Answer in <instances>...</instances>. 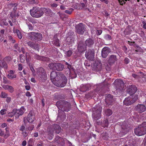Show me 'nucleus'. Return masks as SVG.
I'll list each match as a JSON object with an SVG mask.
<instances>
[{"label": "nucleus", "instance_id": "obj_29", "mask_svg": "<svg viewBox=\"0 0 146 146\" xmlns=\"http://www.w3.org/2000/svg\"><path fill=\"white\" fill-rule=\"evenodd\" d=\"M109 123L107 119L104 118V120L101 121V125L104 127H108Z\"/></svg>", "mask_w": 146, "mask_h": 146}, {"label": "nucleus", "instance_id": "obj_9", "mask_svg": "<svg viewBox=\"0 0 146 146\" xmlns=\"http://www.w3.org/2000/svg\"><path fill=\"white\" fill-rule=\"evenodd\" d=\"M115 88L117 92L120 93L122 92L124 88V83L121 80H116L114 82Z\"/></svg>", "mask_w": 146, "mask_h": 146}, {"label": "nucleus", "instance_id": "obj_62", "mask_svg": "<svg viewBox=\"0 0 146 146\" xmlns=\"http://www.w3.org/2000/svg\"><path fill=\"white\" fill-rule=\"evenodd\" d=\"M102 30H97V33H96L97 35H100L102 33Z\"/></svg>", "mask_w": 146, "mask_h": 146}, {"label": "nucleus", "instance_id": "obj_36", "mask_svg": "<svg viewBox=\"0 0 146 146\" xmlns=\"http://www.w3.org/2000/svg\"><path fill=\"white\" fill-rule=\"evenodd\" d=\"M74 10V9L70 8L68 10H66L64 11V12L67 14L70 15L72 14V12Z\"/></svg>", "mask_w": 146, "mask_h": 146}, {"label": "nucleus", "instance_id": "obj_4", "mask_svg": "<svg viewBox=\"0 0 146 146\" xmlns=\"http://www.w3.org/2000/svg\"><path fill=\"white\" fill-rule=\"evenodd\" d=\"M135 134L138 136L143 135L146 133V122H144L142 124L139 125L134 130Z\"/></svg>", "mask_w": 146, "mask_h": 146}, {"label": "nucleus", "instance_id": "obj_58", "mask_svg": "<svg viewBox=\"0 0 146 146\" xmlns=\"http://www.w3.org/2000/svg\"><path fill=\"white\" fill-rule=\"evenodd\" d=\"M142 23L143 25V28L144 29H146V23L145 21H142Z\"/></svg>", "mask_w": 146, "mask_h": 146}, {"label": "nucleus", "instance_id": "obj_2", "mask_svg": "<svg viewBox=\"0 0 146 146\" xmlns=\"http://www.w3.org/2000/svg\"><path fill=\"white\" fill-rule=\"evenodd\" d=\"M61 131V127L59 125L54 124L52 126V128L48 131L47 136L48 138L50 140H51L54 136V131H55L56 133L59 134Z\"/></svg>", "mask_w": 146, "mask_h": 146}, {"label": "nucleus", "instance_id": "obj_20", "mask_svg": "<svg viewBox=\"0 0 146 146\" xmlns=\"http://www.w3.org/2000/svg\"><path fill=\"white\" fill-rule=\"evenodd\" d=\"M58 74H57L55 71L52 72L50 75V80L54 84L57 79H58Z\"/></svg>", "mask_w": 146, "mask_h": 146}, {"label": "nucleus", "instance_id": "obj_26", "mask_svg": "<svg viewBox=\"0 0 146 146\" xmlns=\"http://www.w3.org/2000/svg\"><path fill=\"white\" fill-rule=\"evenodd\" d=\"M27 44L28 46L33 49L36 50L38 48V44H35L33 42L31 41H29L27 42Z\"/></svg>", "mask_w": 146, "mask_h": 146}, {"label": "nucleus", "instance_id": "obj_3", "mask_svg": "<svg viewBox=\"0 0 146 146\" xmlns=\"http://www.w3.org/2000/svg\"><path fill=\"white\" fill-rule=\"evenodd\" d=\"M56 104L61 109L62 113L64 115V111H68L70 108L71 105L70 103L66 101H59L57 102Z\"/></svg>", "mask_w": 146, "mask_h": 146}, {"label": "nucleus", "instance_id": "obj_41", "mask_svg": "<svg viewBox=\"0 0 146 146\" xmlns=\"http://www.w3.org/2000/svg\"><path fill=\"white\" fill-rule=\"evenodd\" d=\"M104 38L107 40H110L112 39L111 36L109 34L106 35L104 36Z\"/></svg>", "mask_w": 146, "mask_h": 146}, {"label": "nucleus", "instance_id": "obj_47", "mask_svg": "<svg viewBox=\"0 0 146 146\" xmlns=\"http://www.w3.org/2000/svg\"><path fill=\"white\" fill-rule=\"evenodd\" d=\"M7 94L6 93L3 92H1V98H6L7 97Z\"/></svg>", "mask_w": 146, "mask_h": 146}, {"label": "nucleus", "instance_id": "obj_39", "mask_svg": "<svg viewBox=\"0 0 146 146\" xmlns=\"http://www.w3.org/2000/svg\"><path fill=\"white\" fill-rule=\"evenodd\" d=\"M139 78H138V79L139 82L141 83H144L146 81L145 78L144 76L141 77Z\"/></svg>", "mask_w": 146, "mask_h": 146}, {"label": "nucleus", "instance_id": "obj_18", "mask_svg": "<svg viewBox=\"0 0 146 146\" xmlns=\"http://www.w3.org/2000/svg\"><path fill=\"white\" fill-rule=\"evenodd\" d=\"M113 96L111 94L107 95L105 100L107 106H109L112 105L113 101Z\"/></svg>", "mask_w": 146, "mask_h": 146}, {"label": "nucleus", "instance_id": "obj_42", "mask_svg": "<svg viewBox=\"0 0 146 146\" xmlns=\"http://www.w3.org/2000/svg\"><path fill=\"white\" fill-rule=\"evenodd\" d=\"M17 50L19 52H22L23 54L25 53V49L23 47H22L21 49L20 47H18Z\"/></svg>", "mask_w": 146, "mask_h": 146}, {"label": "nucleus", "instance_id": "obj_50", "mask_svg": "<svg viewBox=\"0 0 146 146\" xmlns=\"http://www.w3.org/2000/svg\"><path fill=\"white\" fill-rule=\"evenodd\" d=\"M27 24L28 27L29 29V30H32L33 29V26L30 24L29 23H27Z\"/></svg>", "mask_w": 146, "mask_h": 146}, {"label": "nucleus", "instance_id": "obj_37", "mask_svg": "<svg viewBox=\"0 0 146 146\" xmlns=\"http://www.w3.org/2000/svg\"><path fill=\"white\" fill-rule=\"evenodd\" d=\"M138 95H135L132 96L131 97V100L133 103L135 102L138 99Z\"/></svg>", "mask_w": 146, "mask_h": 146}, {"label": "nucleus", "instance_id": "obj_15", "mask_svg": "<svg viewBox=\"0 0 146 146\" xmlns=\"http://www.w3.org/2000/svg\"><path fill=\"white\" fill-rule=\"evenodd\" d=\"M137 88L134 85L129 86L127 87V92L131 96L134 94L137 91Z\"/></svg>", "mask_w": 146, "mask_h": 146}, {"label": "nucleus", "instance_id": "obj_23", "mask_svg": "<svg viewBox=\"0 0 146 146\" xmlns=\"http://www.w3.org/2000/svg\"><path fill=\"white\" fill-rule=\"evenodd\" d=\"M15 117L18 118L20 115H23L24 112V108H21L20 109H15Z\"/></svg>", "mask_w": 146, "mask_h": 146}, {"label": "nucleus", "instance_id": "obj_6", "mask_svg": "<svg viewBox=\"0 0 146 146\" xmlns=\"http://www.w3.org/2000/svg\"><path fill=\"white\" fill-rule=\"evenodd\" d=\"M30 13L32 16L35 18H39L43 15V11L38 8L34 7L30 10Z\"/></svg>", "mask_w": 146, "mask_h": 146}, {"label": "nucleus", "instance_id": "obj_1", "mask_svg": "<svg viewBox=\"0 0 146 146\" xmlns=\"http://www.w3.org/2000/svg\"><path fill=\"white\" fill-rule=\"evenodd\" d=\"M58 79H57L54 84L58 87H64L66 86L67 83L66 77L64 74L61 73L58 74Z\"/></svg>", "mask_w": 146, "mask_h": 146}, {"label": "nucleus", "instance_id": "obj_8", "mask_svg": "<svg viewBox=\"0 0 146 146\" xmlns=\"http://www.w3.org/2000/svg\"><path fill=\"white\" fill-rule=\"evenodd\" d=\"M48 66L51 69L58 71L62 70L64 68V65L59 63H50Z\"/></svg>", "mask_w": 146, "mask_h": 146}, {"label": "nucleus", "instance_id": "obj_38", "mask_svg": "<svg viewBox=\"0 0 146 146\" xmlns=\"http://www.w3.org/2000/svg\"><path fill=\"white\" fill-rule=\"evenodd\" d=\"M15 109H13L12 111L9 112L8 114V116L10 117H12L14 115L15 116Z\"/></svg>", "mask_w": 146, "mask_h": 146}, {"label": "nucleus", "instance_id": "obj_48", "mask_svg": "<svg viewBox=\"0 0 146 146\" xmlns=\"http://www.w3.org/2000/svg\"><path fill=\"white\" fill-rule=\"evenodd\" d=\"M34 126L33 125H31V126L28 127V128H26V130H27V129L29 130V131H32L33 130L34 128Z\"/></svg>", "mask_w": 146, "mask_h": 146}, {"label": "nucleus", "instance_id": "obj_14", "mask_svg": "<svg viewBox=\"0 0 146 146\" xmlns=\"http://www.w3.org/2000/svg\"><path fill=\"white\" fill-rule=\"evenodd\" d=\"M102 64L101 63L100 61L96 60L94 63L92 67L93 70L96 71H99L102 69Z\"/></svg>", "mask_w": 146, "mask_h": 146}, {"label": "nucleus", "instance_id": "obj_22", "mask_svg": "<svg viewBox=\"0 0 146 146\" xmlns=\"http://www.w3.org/2000/svg\"><path fill=\"white\" fill-rule=\"evenodd\" d=\"M54 141L55 142L57 143L58 144L61 145H63L64 143L63 139L58 136H56Z\"/></svg>", "mask_w": 146, "mask_h": 146}, {"label": "nucleus", "instance_id": "obj_54", "mask_svg": "<svg viewBox=\"0 0 146 146\" xmlns=\"http://www.w3.org/2000/svg\"><path fill=\"white\" fill-rule=\"evenodd\" d=\"M119 141L117 139L116 140L114 141V145L115 146H118L119 145Z\"/></svg>", "mask_w": 146, "mask_h": 146}, {"label": "nucleus", "instance_id": "obj_11", "mask_svg": "<svg viewBox=\"0 0 146 146\" xmlns=\"http://www.w3.org/2000/svg\"><path fill=\"white\" fill-rule=\"evenodd\" d=\"M75 28L77 33L80 35L83 34L86 29L85 25L82 23H80L76 25Z\"/></svg>", "mask_w": 146, "mask_h": 146}, {"label": "nucleus", "instance_id": "obj_51", "mask_svg": "<svg viewBox=\"0 0 146 146\" xmlns=\"http://www.w3.org/2000/svg\"><path fill=\"white\" fill-rule=\"evenodd\" d=\"M7 110L5 109L1 110L0 111V113L1 115H3L5 113V112Z\"/></svg>", "mask_w": 146, "mask_h": 146}, {"label": "nucleus", "instance_id": "obj_44", "mask_svg": "<svg viewBox=\"0 0 146 146\" xmlns=\"http://www.w3.org/2000/svg\"><path fill=\"white\" fill-rule=\"evenodd\" d=\"M3 83L4 84H9L10 81L7 80V78L6 77L4 76L3 77Z\"/></svg>", "mask_w": 146, "mask_h": 146}, {"label": "nucleus", "instance_id": "obj_32", "mask_svg": "<svg viewBox=\"0 0 146 146\" xmlns=\"http://www.w3.org/2000/svg\"><path fill=\"white\" fill-rule=\"evenodd\" d=\"M26 59L28 64L30 63L31 59V57L29 53L26 52Z\"/></svg>", "mask_w": 146, "mask_h": 146}, {"label": "nucleus", "instance_id": "obj_52", "mask_svg": "<svg viewBox=\"0 0 146 146\" xmlns=\"http://www.w3.org/2000/svg\"><path fill=\"white\" fill-rule=\"evenodd\" d=\"M118 2L121 5H123V4L125 3L124 0H118Z\"/></svg>", "mask_w": 146, "mask_h": 146}, {"label": "nucleus", "instance_id": "obj_5", "mask_svg": "<svg viewBox=\"0 0 146 146\" xmlns=\"http://www.w3.org/2000/svg\"><path fill=\"white\" fill-rule=\"evenodd\" d=\"M92 117L94 119L97 120L101 117L102 108L100 106H95L92 109Z\"/></svg>", "mask_w": 146, "mask_h": 146}, {"label": "nucleus", "instance_id": "obj_43", "mask_svg": "<svg viewBox=\"0 0 146 146\" xmlns=\"http://www.w3.org/2000/svg\"><path fill=\"white\" fill-rule=\"evenodd\" d=\"M73 53V52L72 50H69L67 51L66 53V55L68 57H70L71 56Z\"/></svg>", "mask_w": 146, "mask_h": 146}, {"label": "nucleus", "instance_id": "obj_10", "mask_svg": "<svg viewBox=\"0 0 146 146\" xmlns=\"http://www.w3.org/2000/svg\"><path fill=\"white\" fill-rule=\"evenodd\" d=\"M11 60V58L10 56L5 57L2 61L0 60V69L3 68L7 69V64L10 63Z\"/></svg>", "mask_w": 146, "mask_h": 146}, {"label": "nucleus", "instance_id": "obj_25", "mask_svg": "<svg viewBox=\"0 0 146 146\" xmlns=\"http://www.w3.org/2000/svg\"><path fill=\"white\" fill-rule=\"evenodd\" d=\"M121 128L120 132L124 134H126L129 131V127L127 125H123L121 126Z\"/></svg>", "mask_w": 146, "mask_h": 146}, {"label": "nucleus", "instance_id": "obj_16", "mask_svg": "<svg viewBox=\"0 0 146 146\" xmlns=\"http://www.w3.org/2000/svg\"><path fill=\"white\" fill-rule=\"evenodd\" d=\"M35 116L34 112L32 111H30L27 115V121L29 123H33L35 119Z\"/></svg>", "mask_w": 146, "mask_h": 146}, {"label": "nucleus", "instance_id": "obj_60", "mask_svg": "<svg viewBox=\"0 0 146 146\" xmlns=\"http://www.w3.org/2000/svg\"><path fill=\"white\" fill-rule=\"evenodd\" d=\"M23 69L22 65L21 64H18V69L19 70L21 71Z\"/></svg>", "mask_w": 146, "mask_h": 146}, {"label": "nucleus", "instance_id": "obj_57", "mask_svg": "<svg viewBox=\"0 0 146 146\" xmlns=\"http://www.w3.org/2000/svg\"><path fill=\"white\" fill-rule=\"evenodd\" d=\"M9 86V85H3L2 86V87L5 89L7 90H8Z\"/></svg>", "mask_w": 146, "mask_h": 146}, {"label": "nucleus", "instance_id": "obj_19", "mask_svg": "<svg viewBox=\"0 0 146 146\" xmlns=\"http://www.w3.org/2000/svg\"><path fill=\"white\" fill-rule=\"evenodd\" d=\"M136 110L138 112L142 113L146 110L145 106L143 104H138L135 107Z\"/></svg>", "mask_w": 146, "mask_h": 146}, {"label": "nucleus", "instance_id": "obj_45", "mask_svg": "<svg viewBox=\"0 0 146 146\" xmlns=\"http://www.w3.org/2000/svg\"><path fill=\"white\" fill-rule=\"evenodd\" d=\"M128 44L130 46H133L134 47L135 46L136 44L134 41L131 42L128 41L127 42Z\"/></svg>", "mask_w": 146, "mask_h": 146}, {"label": "nucleus", "instance_id": "obj_63", "mask_svg": "<svg viewBox=\"0 0 146 146\" xmlns=\"http://www.w3.org/2000/svg\"><path fill=\"white\" fill-rule=\"evenodd\" d=\"M30 69L31 70V71H32V72L33 73L35 72V70L33 66L32 65H31V66H30Z\"/></svg>", "mask_w": 146, "mask_h": 146}, {"label": "nucleus", "instance_id": "obj_31", "mask_svg": "<svg viewBox=\"0 0 146 146\" xmlns=\"http://www.w3.org/2000/svg\"><path fill=\"white\" fill-rule=\"evenodd\" d=\"M13 32L14 33H16L18 38L21 39L22 38V35L21 32L18 29H16L15 31L14 29H13Z\"/></svg>", "mask_w": 146, "mask_h": 146}, {"label": "nucleus", "instance_id": "obj_53", "mask_svg": "<svg viewBox=\"0 0 146 146\" xmlns=\"http://www.w3.org/2000/svg\"><path fill=\"white\" fill-rule=\"evenodd\" d=\"M23 136L24 137H26L28 134V133L25 131H22Z\"/></svg>", "mask_w": 146, "mask_h": 146}, {"label": "nucleus", "instance_id": "obj_7", "mask_svg": "<svg viewBox=\"0 0 146 146\" xmlns=\"http://www.w3.org/2000/svg\"><path fill=\"white\" fill-rule=\"evenodd\" d=\"M27 35L29 39L32 40L40 41L42 38V34L39 33L30 32L28 33Z\"/></svg>", "mask_w": 146, "mask_h": 146}, {"label": "nucleus", "instance_id": "obj_40", "mask_svg": "<svg viewBox=\"0 0 146 146\" xmlns=\"http://www.w3.org/2000/svg\"><path fill=\"white\" fill-rule=\"evenodd\" d=\"M20 59L21 62L22 63L24 62L26 60L25 57L23 54H21L20 55Z\"/></svg>", "mask_w": 146, "mask_h": 146}, {"label": "nucleus", "instance_id": "obj_64", "mask_svg": "<svg viewBox=\"0 0 146 146\" xmlns=\"http://www.w3.org/2000/svg\"><path fill=\"white\" fill-rule=\"evenodd\" d=\"M132 76L133 77H134L135 78H139L138 75L135 74H132Z\"/></svg>", "mask_w": 146, "mask_h": 146}, {"label": "nucleus", "instance_id": "obj_30", "mask_svg": "<svg viewBox=\"0 0 146 146\" xmlns=\"http://www.w3.org/2000/svg\"><path fill=\"white\" fill-rule=\"evenodd\" d=\"M7 76L9 78L12 79L16 78V74H14L13 71L12 70H11L9 71V74L7 75Z\"/></svg>", "mask_w": 146, "mask_h": 146}, {"label": "nucleus", "instance_id": "obj_49", "mask_svg": "<svg viewBox=\"0 0 146 146\" xmlns=\"http://www.w3.org/2000/svg\"><path fill=\"white\" fill-rule=\"evenodd\" d=\"M8 90L9 92L12 93L14 91V88L12 86H9Z\"/></svg>", "mask_w": 146, "mask_h": 146}, {"label": "nucleus", "instance_id": "obj_27", "mask_svg": "<svg viewBox=\"0 0 146 146\" xmlns=\"http://www.w3.org/2000/svg\"><path fill=\"white\" fill-rule=\"evenodd\" d=\"M78 49L80 52H82L86 49L85 45L82 42H79L78 46Z\"/></svg>", "mask_w": 146, "mask_h": 146}, {"label": "nucleus", "instance_id": "obj_24", "mask_svg": "<svg viewBox=\"0 0 146 146\" xmlns=\"http://www.w3.org/2000/svg\"><path fill=\"white\" fill-rule=\"evenodd\" d=\"M123 103L124 105L126 106H129L133 103L131 100V97H128L125 98L123 101Z\"/></svg>", "mask_w": 146, "mask_h": 146}, {"label": "nucleus", "instance_id": "obj_35", "mask_svg": "<svg viewBox=\"0 0 146 146\" xmlns=\"http://www.w3.org/2000/svg\"><path fill=\"white\" fill-rule=\"evenodd\" d=\"M105 113L106 115L109 116L112 114V111L110 109H108L105 110Z\"/></svg>", "mask_w": 146, "mask_h": 146}, {"label": "nucleus", "instance_id": "obj_28", "mask_svg": "<svg viewBox=\"0 0 146 146\" xmlns=\"http://www.w3.org/2000/svg\"><path fill=\"white\" fill-rule=\"evenodd\" d=\"M94 43V40L91 38H88L85 41L86 45L89 47H91Z\"/></svg>", "mask_w": 146, "mask_h": 146}, {"label": "nucleus", "instance_id": "obj_56", "mask_svg": "<svg viewBox=\"0 0 146 146\" xmlns=\"http://www.w3.org/2000/svg\"><path fill=\"white\" fill-rule=\"evenodd\" d=\"M50 5L51 7L52 8L56 7L58 5L57 4L55 3H51Z\"/></svg>", "mask_w": 146, "mask_h": 146}, {"label": "nucleus", "instance_id": "obj_34", "mask_svg": "<svg viewBox=\"0 0 146 146\" xmlns=\"http://www.w3.org/2000/svg\"><path fill=\"white\" fill-rule=\"evenodd\" d=\"M53 44L59 47L60 46V44L59 43V40L58 38H56L55 39L53 40Z\"/></svg>", "mask_w": 146, "mask_h": 146}, {"label": "nucleus", "instance_id": "obj_61", "mask_svg": "<svg viewBox=\"0 0 146 146\" xmlns=\"http://www.w3.org/2000/svg\"><path fill=\"white\" fill-rule=\"evenodd\" d=\"M25 89L27 90H29L31 89V86L29 85H27L25 86Z\"/></svg>", "mask_w": 146, "mask_h": 146}, {"label": "nucleus", "instance_id": "obj_17", "mask_svg": "<svg viewBox=\"0 0 146 146\" xmlns=\"http://www.w3.org/2000/svg\"><path fill=\"white\" fill-rule=\"evenodd\" d=\"M111 51V50L108 47H104L102 51V57L104 58H106Z\"/></svg>", "mask_w": 146, "mask_h": 146}, {"label": "nucleus", "instance_id": "obj_55", "mask_svg": "<svg viewBox=\"0 0 146 146\" xmlns=\"http://www.w3.org/2000/svg\"><path fill=\"white\" fill-rule=\"evenodd\" d=\"M25 129V127L23 125H21L20 127L19 130L22 131H23Z\"/></svg>", "mask_w": 146, "mask_h": 146}, {"label": "nucleus", "instance_id": "obj_59", "mask_svg": "<svg viewBox=\"0 0 146 146\" xmlns=\"http://www.w3.org/2000/svg\"><path fill=\"white\" fill-rule=\"evenodd\" d=\"M124 61L125 62V63L126 64H127L129 63V60L128 58H125Z\"/></svg>", "mask_w": 146, "mask_h": 146}, {"label": "nucleus", "instance_id": "obj_46", "mask_svg": "<svg viewBox=\"0 0 146 146\" xmlns=\"http://www.w3.org/2000/svg\"><path fill=\"white\" fill-rule=\"evenodd\" d=\"M124 33L126 35L130 34V33L129 29H126L124 31Z\"/></svg>", "mask_w": 146, "mask_h": 146}, {"label": "nucleus", "instance_id": "obj_21", "mask_svg": "<svg viewBox=\"0 0 146 146\" xmlns=\"http://www.w3.org/2000/svg\"><path fill=\"white\" fill-rule=\"evenodd\" d=\"M117 61L116 56L114 55L110 56L108 60V63L110 65H112L114 64Z\"/></svg>", "mask_w": 146, "mask_h": 146}, {"label": "nucleus", "instance_id": "obj_33", "mask_svg": "<svg viewBox=\"0 0 146 146\" xmlns=\"http://www.w3.org/2000/svg\"><path fill=\"white\" fill-rule=\"evenodd\" d=\"M33 58L35 59L38 60H43V57L39 56L36 54H35L33 56Z\"/></svg>", "mask_w": 146, "mask_h": 146}, {"label": "nucleus", "instance_id": "obj_13", "mask_svg": "<svg viewBox=\"0 0 146 146\" xmlns=\"http://www.w3.org/2000/svg\"><path fill=\"white\" fill-rule=\"evenodd\" d=\"M94 53L93 50L88 49L86 51L85 53V56L89 60L92 61L94 60Z\"/></svg>", "mask_w": 146, "mask_h": 146}, {"label": "nucleus", "instance_id": "obj_12", "mask_svg": "<svg viewBox=\"0 0 146 146\" xmlns=\"http://www.w3.org/2000/svg\"><path fill=\"white\" fill-rule=\"evenodd\" d=\"M37 74L38 77L42 80H45L46 78V73L44 69L40 67L38 68L37 70Z\"/></svg>", "mask_w": 146, "mask_h": 146}]
</instances>
